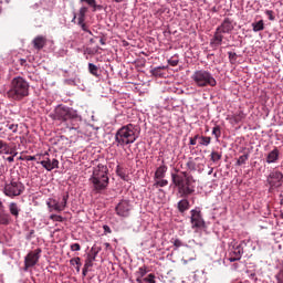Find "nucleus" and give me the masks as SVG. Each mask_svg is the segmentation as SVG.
<instances>
[{
	"label": "nucleus",
	"instance_id": "43",
	"mask_svg": "<svg viewBox=\"0 0 283 283\" xmlns=\"http://www.w3.org/2000/svg\"><path fill=\"white\" fill-rule=\"evenodd\" d=\"M243 118H244L243 112H240L239 114L234 115L235 123H240V120H243Z\"/></svg>",
	"mask_w": 283,
	"mask_h": 283
},
{
	"label": "nucleus",
	"instance_id": "41",
	"mask_svg": "<svg viewBox=\"0 0 283 283\" xmlns=\"http://www.w3.org/2000/svg\"><path fill=\"white\" fill-rule=\"evenodd\" d=\"M265 14L268 19H270V21H275V13L273 12V10H266Z\"/></svg>",
	"mask_w": 283,
	"mask_h": 283
},
{
	"label": "nucleus",
	"instance_id": "21",
	"mask_svg": "<svg viewBox=\"0 0 283 283\" xmlns=\"http://www.w3.org/2000/svg\"><path fill=\"white\" fill-rule=\"evenodd\" d=\"M167 185H169V180H167L165 178L154 179V184L151 186V189L154 191V189H158L159 187H167Z\"/></svg>",
	"mask_w": 283,
	"mask_h": 283
},
{
	"label": "nucleus",
	"instance_id": "61",
	"mask_svg": "<svg viewBox=\"0 0 283 283\" xmlns=\"http://www.w3.org/2000/svg\"><path fill=\"white\" fill-rule=\"evenodd\" d=\"M27 61L25 60H20L21 65H25Z\"/></svg>",
	"mask_w": 283,
	"mask_h": 283
},
{
	"label": "nucleus",
	"instance_id": "46",
	"mask_svg": "<svg viewBox=\"0 0 283 283\" xmlns=\"http://www.w3.org/2000/svg\"><path fill=\"white\" fill-rule=\"evenodd\" d=\"M24 160H28V161L38 160V163H40L39 161V155L38 156L28 155V156L24 157Z\"/></svg>",
	"mask_w": 283,
	"mask_h": 283
},
{
	"label": "nucleus",
	"instance_id": "6",
	"mask_svg": "<svg viewBox=\"0 0 283 283\" xmlns=\"http://www.w3.org/2000/svg\"><path fill=\"white\" fill-rule=\"evenodd\" d=\"M192 80L198 87H207V85L216 87V78H213L209 72H195Z\"/></svg>",
	"mask_w": 283,
	"mask_h": 283
},
{
	"label": "nucleus",
	"instance_id": "23",
	"mask_svg": "<svg viewBox=\"0 0 283 283\" xmlns=\"http://www.w3.org/2000/svg\"><path fill=\"white\" fill-rule=\"evenodd\" d=\"M253 32H262L264 30V20L252 23Z\"/></svg>",
	"mask_w": 283,
	"mask_h": 283
},
{
	"label": "nucleus",
	"instance_id": "64",
	"mask_svg": "<svg viewBox=\"0 0 283 283\" xmlns=\"http://www.w3.org/2000/svg\"><path fill=\"white\" fill-rule=\"evenodd\" d=\"M281 205H283V195H281Z\"/></svg>",
	"mask_w": 283,
	"mask_h": 283
},
{
	"label": "nucleus",
	"instance_id": "9",
	"mask_svg": "<svg viewBox=\"0 0 283 283\" xmlns=\"http://www.w3.org/2000/svg\"><path fill=\"white\" fill-rule=\"evenodd\" d=\"M266 182L270 189H280L283 182V172L280 170H272L266 178Z\"/></svg>",
	"mask_w": 283,
	"mask_h": 283
},
{
	"label": "nucleus",
	"instance_id": "11",
	"mask_svg": "<svg viewBox=\"0 0 283 283\" xmlns=\"http://www.w3.org/2000/svg\"><path fill=\"white\" fill-rule=\"evenodd\" d=\"M190 214L191 229H203L205 219H202V212H200V210L193 209L190 211Z\"/></svg>",
	"mask_w": 283,
	"mask_h": 283
},
{
	"label": "nucleus",
	"instance_id": "15",
	"mask_svg": "<svg viewBox=\"0 0 283 283\" xmlns=\"http://www.w3.org/2000/svg\"><path fill=\"white\" fill-rule=\"evenodd\" d=\"M224 35H222V33L216 29L213 38L210 41L211 48H220V45H222Z\"/></svg>",
	"mask_w": 283,
	"mask_h": 283
},
{
	"label": "nucleus",
	"instance_id": "25",
	"mask_svg": "<svg viewBox=\"0 0 283 283\" xmlns=\"http://www.w3.org/2000/svg\"><path fill=\"white\" fill-rule=\"evenodd\" d=\"M116 174H117V176H119V178H122V180H127V174H125L124 167L117 166Z\"/></svg>",
	"mask_w": 283,
	"mask_h": 283
},
{
	"label": "nucleus",
	"instance_id": "22",
	"mask_svg": "<svg viewBox=\"0 0 283 283\" xmlns=\"http://www.w3.org/2000/svg\"><path fill=\"white\" fill-rule=\"evenodd\" d=\"M9 211H10L11 216H13L14 218H19V213H20L21 209H19V206L17 205V202H11L9 205Z\"/></svg>",
	"mask_w": 283,
	"mask_h": 283
},
{
	"label": "nucleus",
	"instance_id": "39",
	"mask_svg": "<svg viewBox=\"0 0 283 283\" xmlns=\"http://www.w3.org/2000/svg\"><path fill=\"white\" fill-rule=\"evenodd\" d=\"M8 129H10L13 134H17L19 132V125L18 124H9L7 125Z\"/></svg>",
	"mask_w": 283,
	"mask_h": 283
},
{
	"label": "nucleus",
	"instance_id": "60",
	"mask_svg": "<svg viewBox=\"0 0 283 283\" xmlns=\"http://www.w3.org/2000/svg\"><path fill=\"white\" fill-rule=\"evenodd\" d=\"M192 139H195L198 143V139L200 140V135H196L195 137H192Z\"/></svg>",
	"mask_w": 283,
	"mask_h": 283
},
{
	"label": "nucleus",
	"instance_id": "17",
	"mask_svg": "<svg viewBox=\"0 0 283 283\" xmlns=\"http://www.w3.org/2000/svg\"><path fill=\"white\" fill-rule=\"evenodd\" d=\"M167 165H165V160L161 161V165L157 167L155 175H154V180H160V178H165L167 176Z\"/></svg>",
	"mask_w": 283,
	"mask_h": 283
},
{
	"label": "nucleus",
	"instance_id": "55",
	"mask_svg": "<svg viewBox=\"0 0 283 283\" xmlns=\"http://www.w3.org/2000/svg\"><path fill=\"white\" fill-rule=\"evenodd\" d=\"M103 229L105 233H112V228H109V226H103Z\"/></svg>",
	"mask_w": 283,
	"mask_h": 283
},
{
	"label": "nucleus",
	"instance_id": "34",
	"mask_svg": "<svg viewBox=\"0 0 283 283\" xmlns=\"http://www.w3.org/2000/svg\"><path fill=\"white\" fill-rule=\"evenodd\" d=\"M136 275H139L140 277H145V275H147V265L140 266L136 272Z\"/></svg>",
	"mask_w": 283,
	"mask_h": 283
},
{
	"label": "nucleus",
	"instance_id": "40",
	"mask_svg": "<svg viewBox=\"0 0 283 283\" xmlns=\"http://www.w3.org/2000/svg\"><path fill=\"white\" fill-rule=\"evenodd\" d=\"M50 220H53V222H63V218L59 214H51Z\"/></svg>",
	"mask_w": 283,
	"mask_h": 283
},
{
	"label": "nucleus",
	"instance_id": "29",
	"mask_svg": "<svg viewBox=\"0 0 283 283\" xmlns=\"http://www.w3.org/2000/svg\"><path fill=\"white\" fill-rule=\"evenodd\" d=\"M247 160H249V154L240 156L239 159L237 160V165H239V167L245 165Z\"/></svg>",
	"mask_w": 283,
	"mask_h": 283
},
{
	"label": "nucleus",
	"instance_id": "30",
	"mask_svg": "<svg viewBox=\"0 0 283 283\" xmlns=\"http://www.w3.org/2000/svg\"><path fill=\"white\" fill-rule=\"evenodd\" d=\"M98 253H101V248H98V247H93V248L91 249V252L88 253V255H90L91 258H94V260H96V256L98 255Z\"/></svg>",
	"mask_w": 283,
	"mask_h": 283
},
{
	"label": "nucleus",
	"instance_id": "13",
	"mask_svg": "<svg viewBox=\"0 0 283 283\" xmlns=\"http://www.w3.org/2000/svg\"><path fill=\"white\" fill-rule=\"evenodd\" d=\"M216 30L218 32H221V34H229V32L233 30V22L231 21V19L226 18L221 25H219Z\"/></svg>",
	"mask_w": 283,
	"mask_h": 283
},
{
	"label": "nucleus",
	"instance_id": "50",
	"mask_svg": "<svg viewBox=\"0 0 283 283\" xmlns=\"http://www.w3.org/2000/svg\"><path fill=\"white\" fill-rule=\"evenodd\" d=\"M80 27L82 28L83 32H88V34H92V31H90V29L87 28V24L83 23V24H80Z\"/></svg>",
	"mask_w": 283,
	"mask_h": 283
},
{
	"label": "nucleus",
	"instance_id": "37",
	"mask_svg": "<svg viewBox=\"0 0 283 283\" xmlns=\"http://www.w3.org/2000/svg\"><path fill=\"white\" fill-rule=\"evenodd\" d=\"M144 282L156 283V275L153 273L148 274V276L144 279Z\"/></svg>",
	"mask_w": 283,
	"mask_h": 283
},
{
	"label": "nucleus",
	"instance_id": "19",
	"mask_svg": "<svg viewBox=\"0 0 283 283\" xmlns=\"http://www.w3.org/2000/svg\"><path fill=\"white\" fill-rule=\"evenodd\" d=\"M0 224H4V226L10 224V214L6 213V210H3L2 202H0Z\"/></svg>",
	"mask_w": 283,
	"mask_h": 283
},
{
	"label": "nucleus",
	"instance_id": "18",
	"mask_svg": "<svg viewBox=\"0 0 283 283\" xmlns=\"http://www.w3.org/2000/svg\"><path fill=\"white\" fill-rule=\"evenodd\" d=\"M46 206L49 208V211H56L57 213H61L63 211V208L60 206L59 201L56 199H50L46 202Z\"/></svg>",
	"mask_w": 283,
	"mask_h": 283
},
{
	"label": "nucleus",
	"instance_id": "32",
	"mask_svg": "<svg viewBox=\"0 0 283 283\" xmlns=\"http://www.w3.org/2000/svg\"><path fill=\"white\" fill-rule=\"evenodd\" d=\"M229 61L230 63H237L238 62V54L233 51L228 52Z\"/></svg>",
	"mask_w": 283,
	"mask_h": 283
},
{
	"label": "nucleus",
	"instance_id": "54",
	"mask_svg": "<svg viewBox=\"0 0 283 283\" xmlns=\"http://www.w3.org/2000/svg\"><path fill=\"white\" fill-rule=\"evenodd\" d=\"M229 261L230 262H238V261H240V259H238V256H233V254H230Z\"/></svg>",
	"mask_w": 283,
	"mask_h": 283
},
{
	"label": "nucleus",
	"instance_id": "4",
	"mask_svg": "<svg viewBox=\"0 0 283 283\" xmlns=\"http://www.w3.org/2000/svg\"><path fill=\"white\" fill-rule=\"evenodd\" d=\"M30 95V83L25 78L18 76L11 81L10 90L7 92L8 98L11 101H23Z\"/></svg>",
	"mask_w": 283,
	"mask_h": 283
},
{
	"label": "nucleus",
	"instance_id": "16",
	"mask_svg": "<svg viewBox=\"0 0 283 283\" xmlns=\"http://www.w3.org/2000/svg\"><path fill=\"white\" fill-rule=\"evenodd\" d=\"M280 160V149L275 147L272 151H270L265 158V163L268 165H273V163H277Z\"/></svg>",
	"mask_w": 283,
	"mask_h": 283
},
{
	"label": "nucleus",
	"instance_id": "3",
	"mask_svg": "<svg viewBox=\"0 0 283 283\" xmlns=\"http://www.w3.org/2000/svg\"><path fill=\"white\" fill-rule=\"evenodd\" d=\"M107 174H109L107 165L98 164L96 167H94L90 181L93 185L94 191L97 193H101V191H105V189H107V186L109 185V177Z\"/></svg>",
	"mask_w": 283,
	"mask_h": 283
},
{
	"label": "nucleus",
	"instance_id": "62",
	"mask_svg": "<svg viewBox=\"0 0 283 283\" xmlns=\"http://www.w3.org/2000/svg\"><path fill=\"white\" fill-rule=\"evenodd\" d=\"M78 128V126H76V124H74L73 126H72V129H77Z\"/></svg>",
	"mask_w": 283,
	"mask_h": 283
},
{
	"label": "nucleus",
	"instance_id": "26",
	"mask_svg": "<svg viewBox=\"0 0 283 283\" xmlns=\"http://www.w3.org/2000/svg\"><path fill=\"white\" fill-rule=\"evenodd\" d=\"M94 262H96V259H94V256H91L90 254H87L84 266L92 269L94 266Z\"/></svg>",
	"mask_w": 283,
	"mask_h": 283
},
{
	"label": "nucleus",
	"instance_id": "31",
	"mask_svg": "<svg viewBox=\"0 0 283 283\" xmlns=\"http://www.w3.org/2000/svg\"><path fill=\"white\" fill-rule=\"evenodd\" d=\"M8 143L0 139V154H8Z\"/></svg>",
	"mask_w": 283,
	"mask_h": 283
},
{
	"label": "nucleus",
	"instance_id": "2",
	"mask_svg": "<svg viewBox=\"0 0 283 283\" xmlns=\"http://www.w3.org/2000/svg\"><path fill=\"white\" fill-rule=\"evenodd\" d=\"M140 136V126L127 124L122 126L115 134L116 147H126V145H134Z\"/></svg>",
	"mask_w": 283,
	"mask_h": 283
},
{
	"label": "nucleus",
	"instance_id": "14",
	"mask_svg": "<svg viewBox=\"0 0 283 283\" xmlns=\"http://www.w3.org/2000/svg\"><path fill=\"white\" fill-rule=\"evenodd\" d=\"M34 50H43L48 45V38L45 35H38L32 41Z\"/></svg>",
	"mask_w": 283,
	"mask_h": 283
},
{
	"label": "nucleus",
	"instance_id": "59",
	"mask_svg": "<svg viewBox=\"0 0 283 283\" xmlns=\"http://www.w3.org/2000/svg\"><path fill=\"white\" fill-rule=\"evenodd\" d=\"M197 140L193 139V137L190 138V145H197Z\"/></svg>",
	"mask_w": 283,
	"mask_h": 283
},
{
	"label": "nucleus",
	"instance_id": "57",
	"mask_svg": "<svg viewBox=\"0 0 283 283\" xmlns=\"http://www.w3.org/2000/svg\"><path fill=\"white\" fill-rule=\"evenodd\" d=\"M8 163H13L14 161V156H10L7 158Z\"/></svg>",
	"mask_w": 283,
	"mask_h": 283
},
{
	"label": "nucleus",
	"instance_id": "24",
	"mask_svg": "<svg viewBox=\"0 0 283 283\" xmlns=\"http://www.w3.org/2000/svg\"><path fill=\"white\" fill-rule=\"evenodd\" d=\"M199 145H202L203 147H209V145H211V137L200 136Z\"/></svg>",
	"mask_w": 283,
	"mask_h": 283
},
{
	"label": "nucleus",
	"instance_id": "45",
	"mask_svg": "<svg viewBox=\"0 0 283 283\" xmlns=\"http://www.w3.org/2000/svg\"><path fill=\"white\" fill-rule=\"evenodd\" d=\"M187 167L188 169H190L191 171H196V163H193L192 160H189L187 163Z\"/></svg>",
	"mask_w": 283,
	"mask_h": 283
},
{
	"label": "nucleus",
	"instance_id": "44",
	"mask_svg": "<svg viewBox=\"0 0 283 283\" xmlns=\"http://www.w3.org/2000/svg\"><path fill=\"white\" fill-rule=\"evenodd\" d=\"M8 151L9 153H4L6 155H11V156H17L19 153H17V149L14 148H10V145L8 144Z\"/></svg>",
	"mask_w": 283,
	"mask_h": 283
},
{
	"label": "nucleus",
	"instance_id": "33",
	"mask_svg": "<svg viewBox=\"0 0 283 283\" xmlns=\"http://www.w3.org/2000/svg\"><path fill=\"white\" fill-rule=\"evenodd\" d=\"M70 198V195H64L62 197V201L60 202V207L62 208V211L65 210V208L67 207V200Z\"/></svg>",
	"mask_w": 283,
	"mask_h": 283
},
{
	"label": "nucleus",
	"instance_id": "7",
	"mask_svg": "<svg viewBox=\"0 0 283 283\" xmlns=\"http://www.w3.org/2000/svg\"><path fill=\"white\" fill-rule=\"evenodd\" d=\"M25 191V186L21 181L11 180L10 184H6L4 186V195L8 198H15V196H21Z\"/></svg>",
	"mask_w": 283,
	"mask_h": 283
},
{
	"label": "nucleus",
	"instance_id": "49",
	"mask_svg": "<svg viewBox=\"0 0 283 283\" xmlns=\"http://www.w3.org/2000/svg\"><path fill=\"white\" fill-rule=\"evenodd\" d=\"M71 251H81V244L78 243L71 244Z\"/></svg>",
	"mask_w": 283,
	"mask_h": 283
},
{
	"label": "nucleus",
	"instance_id": "58",
	"mask_svg": "<svg viewBox=\"0 0 283 283\" xmlns=\"http://www.w3.org/2000/svg\"><path fill=\"white\" fill-rule=\"evenodd\" d=\"M136 282L137 283H143V276L137 275Z\"/></svg>",
	"mask_w": 283,
	"mask_h": 283
},
{
	"label": "nucleus",
	"instance_id": "1",
	"mask_svg": "<svg viewBox=\"0 0 283 283\" xmlns=\"http://www.w3.org/2000/svg\"><path fill=\"white\" fill-rule=\"evenodd\" d=\"M172 185L177 187L179 198H182L177 203V209L179 213H185L189 211L191 205L189 203V196L196 193V179L193 176L189 175L187 171H180L179 174H171Z\"/></svg>",
	"mask_w": 283,
	"mask_h": 283
},
{
	"label": "nucleus",
	"instance_id": "20",
	"mask_svg": "<svg viewBox=\"0 0 283 283\" xmlns=\"http://www.w3.org/2000/svg\"><path fill=\"white\" fill-rule=\"evenodd\" d=\"M244 254V248L241 244L233 247V250L230 252V255L242 260V255Z\"/></svg>",
	"mask_w": 283,
	"mask_h": 283
},
{
	"label": "nucleus",
	"instance_id": "35",
	"mask_svg": "<svg viewBox=\"0 0 283 283\" xmlns=\"http://www.w3.org/2000/svg\"><path fill=\"white\" fill-rule=\"evenodd\" d=\"M153 76H155V78H167V76H169V73H167V72H153Z\"/></svg>",
	"mask_w": 283,
	"mask_h": 283
},
{
	"label": "nucleus",
	"instance_id": "12",
	"mask_svg": "<svg viewBox=\"0 0 283 283\" xmlns=\"http://www.w3.org/2000/svg\"><path fill=\"white\" fill-rule=\"evenodd\" d=\"M132 211V203L129 200H122L115 208V212L119 218H129V213Z\"/></svg>",
	"mask_w": 283,
	"mask_h": 283
},
{
	"label": "nucleus",
	"instance_id": "42",
	"mask_svg": "<svg viewBox=\"0 0 283 283\" xmlns=\"http://www.w3.org/2000/svg\"><path fill=\"white\" fill-rule=\"evenodd\" d=\"M174 247H176V249H180V247H185V244L182 243V241L180 239H175L172 241Z\"/></svg>",
	"mask_w": 283,
	"mask_h": 283
},
{
	"label": "nucleus",
	"instance_id": "5",
	"mask_svg": "<svg viewBox=\"0 0 283 283\" xmlns=\"http://www.w3.org/2000/svg\"><path fill=\"white\" fill-rule=\"evenodd\" d=\"M53 120H61V123H65L67 120L72 122H81V117L73 108L67 106L59 105L54 109V114L52 115Z\"/></svg>",
	"mask_w": 283,
	"mask_h": 283
},
{
	"label": "nucleus",
	"instance_id": "53",
	"mask_svg": "<svg viewBox=\"0 0 283 283\" xmlns=\"http://www.w3.org/2000/svg\"><path fill=\"white\" fill-rule=\"evenodd\" d=\"M77 25H82L83 23H85V18L84 17H81L78 15V19H77Z\"/></svg>",
	"mask_w": 283,
	"mask_h": 283
},
{
	"label": "nucleus",
	"instance_id": "51",
	"mask_svg": "<svg viewBox=\"0 0 283 283\" xmlns=\"http://www.w3.org/2000/svg\"><path fill=\"white\" fill-rule=\"evenodd\" d=\"M88 70H90V72H96V70H98V67H96L95 64L90 63L88 64Z\"/></svg>",
	"mask_w": 283,
	"mask_h": 283
},
{
	"label": "nucleus",
	"instance_id": "52",
	"mask_svg": "<svg viewBox=\"0 0 283 283\" xmlns=\"http://www.w3.org/2000/svg\"><path fill=\"white\" fill-rule=\"evenodd\" d=\"M88 271H90V268H86V266L84 265V268H83V270H82V274H83L84 277L87 276Z\"/></svg>",
	"mask_w": 283,
	"mask_h": 283
},
{
	"label": "nucleus",
	"instance_id": "27",
	"mask_svg": "<svg viewBox=\"0 0 283 283\" xmlns=\"http://www.w3.org/2000/svg\"><path fill=\"white\" fill-rule=\"evenodd\" d=\"M212 135L214 136V138H220L222 136V128L219 126V125H216L213 128H212Z\"/></svg>",
	"mask_w": 283,
	"mask_h": 283
},
{
	"label": "nucleus",
	"instance_id": "56",
	"mask_svg": "<svg viewBox=\"0 0 283 283\" xmlns=\"http://www.w3.org/2000/svg\"><path fill=\"white\" fill-rule=\"evenodd\" d=\"M81 1H85V3L90 4V6H94V2L96 0H81Z\"/></svg>",
	"mask_w": 283,
	"mask_h": 283
},
{
	"label": "nucleus",
	"instance_id": "47",
	"mask_svg": "<svg viewBox=\"0 0 283 283\" xmlns=\"http://www.w3.org/2000/svg\"><path fill=\"white\" fill-rule=\"evenodd\" d=\"M85 14H87V8L86 7H82L80 9L78 17H84L85 18Z\"/></svg>",
	"mask_w": 283,
	"mask_h": 283
},
{
	"label": "nucleus",
	"instance_id": "63",
	"mask_svg": "<svg viewBox=\"0 0 283 283\" xmlns=\"http://www.w3.org/2000/svg\"><path fill=\"white\" fill-rule=\"evenodd\" d=\"M76 271H77V273L81 271V265L76 266Z\"/></svg>",
	"mask_w": 283,
	"mask_h": 283
},
{
	"label": "nucleus",
	"instance_id": "28",
	"mask_svg": "<svg viewBox=\"0 0 283 283\" xmlns=\"http://www.w3.org/2000/svg\"><path fill=\"white\" fill-rule=\"evenodd\" d=\"M210 158H211L212 163H218V160H222V154H220L218 151H212L210 155Z\"/></svg>",
	"mask_w": 283,
	"mask_h": 283
},
{
	"label": "nucleus",
	"instance_id": "8",
	"mask_svg": "<svg viewBox=\"0 0 283 283\" xmlns=\"http://www.w3.org/2000/svg\"><path fill=\"white\" fill-rule=\"evenodd\" d=\"M38 165H42L46 171H52L53 169H59V159L50 157L49 153L39 155Z\"/></svg>",
	"mask_w": 283,
	"mask_h": 283
},
{
	"label": "nucleus",
	"instance_id": "38",
	"mask_svg": "<svg viewBox=\"0 0 283 283\" xmlns=\"http://www.w3.org/2000/svg\"><path fill=\"white\" fill-rule=\"evenodd\" d=\"M70 264L72 266H74L76 264V266H81V258L76 256L70 260Z\"/></svg>",
	"mask_w": 283,
	"mask_h": 283
},
{
	"label": "nucleus",
	"instance_id": "36",
	"mask_svg": "<svg viewBox=\"0 0 283 283\" xmlns=\"http://www.w3.org/2000/svg\"><path fill=\"white\" fill-rule=\"evenodd\" d=\"M168 63H169V65H171L172 67H176V65H178V63H179V60H178V56H172V57H170L169 60H168Z\"/></svg>",
	"mask_w": 283,
	"mask_h": 283
},
{
	"label": "nucleus",
	"instance_id": "10",
	"mask_svg": "<svg viewBox=\"0 0 283 283\" xmlns=\"http://www.w3.org/2000/svg\"><path fill=\"white\" fill-rule=\"evenodd\" d=\"M40 258L41 249L29 252L24 258V271H28V269H32V266H36Z\"/></svg>",
	"mask_w": 283,
	"mask_h": 283
},
{
	"label": "nucleus",
	"instance_id": "48",
	"mask_svg": "<svg viewBox=\"0 0 283 283\" xmlns=\"http://www.w3.org/2000/svg\"><path fill=\"white\" fill-rule=\"evenodd\" d=\"M91 8H93V12H96V10L103 9L101 4H96V0L94 1V4H91Z\"/></svg>",
	"mask_w": 283,
	"mask_h": 283
}]
</instances>
